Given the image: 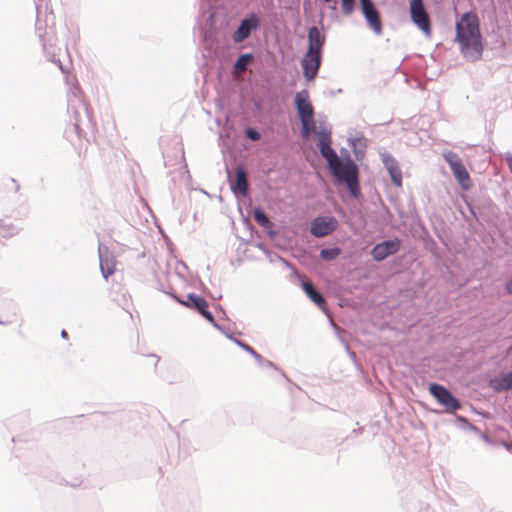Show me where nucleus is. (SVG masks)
<instances>
[{
  "label": "nucleus",
  "mask_w": 512,
  "mask_h": 512,
  "mask_svg": "<svg viewBox=\"0 0 512 512\" xmlns=\"http://www.w3.org/2000/svg\"><path fill=\"white\" fill-rule=\"evenodd\" d=\"M321 155L327 160L328 166L339 182L346 183L353 196L359 191L358 168L352 161L342 162L331 148V133L321 130L317 133Z\"/></svg>",
  "instance_id": "obj_1"
},
{
  "label": "nucleus",
  "mask_w": 512,
  "mask_h": 512,
  "mask_svg": "<svg viewBox=\"0 0 512 512\" xmlns=\"http://www.w3.org/2000/svg\"><path fill=\"white\" fill-rule=\"evenodd\" d=\"M456 41L464 57L477 60L483 52L479 19L476 13H464L456 23Z\"/></svg>",
  "instance_id": "obj_2"
},
{
  "label": "nucleus",
  "mask_w": 512,
  "mask_h": 512,
  "mask_svg": "<svg viewBox=\"0 0 512 512\" xmlns=\"http://www.w3.org/2000/svg\"><path fill=\"white\" fill-rule=\"evenodd\" d=\"M295 105L302 124L301 134L304 138H309L315 132L316 123L314 120V108L307 90H301L296 93Z\"/></svg>",
  "instance_id": "obj_3"
},
{
  "label": "nucleus",
  "mask_w": 512,
  "mask_h": 512,
  "mask_svg": "<svg viewBox=\"0 0 512 512\" xmlns=\"http://www.w3.org/2000/svg\"><path fill=\"white\" fill-rule=\"evenodd\" d=\"M445 161L449 164L451 171L463 190H469L472 187V181L469 173L463 165L458 155L452 151L443 154Z\"/></svg>",
  "instance_id": "obj_4"
},
{
  "label": "nucleus",
  "mask_w": 512,
  "mask_h": 512,
  "mask_svg": "<svg viewBox=\"0 0 512 512\" xmlns=\"http://www.w3.org/2000/svg\"><path fill=\"white\" fill-rule=\"evenodd\" d=\"M412 22L426 35L432 32L431 21L428 12L424 7L423 0H411L409 5Z\"/></svg>",
  "instance_id": "obj_5"
},
{
  "label": "nucleus",
  "mask_w": 512,
  "mask_h": 512,
  "mask_svg": "<svg viewBox=\"0 0 512 512\" xmlns=\"http://www.w3.org/2000/svg\"><path fill=\"white\" fill-rule=\"evenodd\" d=\"M429 391L435 397V399L448 411L454 412L461 407L459 400L455 398L452 393L444 386L439 384H431Z\"/></svg>",
  "instance_id": "obj_6"
},
{
  "label": "nucleus",
  "mask_w": 512,
  "mask_h": 512,
  "mask_svg": "<svg viewBox=\"0 0 512 512\" xmlns=\"http://www.w3.org/2000/svg\"><path fill=\"white\" fill-rule=\"evenodd\" d=\"M362 13L375 34L382 33V22L378 10L375 8L372 0H360Z\"/></svg>",
  "instance_id": "obj_7"
},
{
  "label": "nucleus",
  "mask_w": 512,
  "mask_h": 512,
  "mask_svg": "<svg viewBox=\"0 0 512 512\" xmlns=\"http://www.w3.org/2000/svg\"><path fill=\"white\" fill-rule=\"evenodd\" d=\"M181 303L188 308L196 309L206 320L214 323V317L208 310V303L203 297L196 294H188L186 300L181 301Z\"/></svg>",
  "instance_id": "obj_8"
},
{
  "label": "nucleus",
  "mask_w": 512,
  "mask_h": 512,
  "mask_svg": "<svg viewBox=\"0 0 512 512\" xmlns=\"http://www.w3.org/2000/svg\"><path fill=\"white\" fill-rule=\"evenodd\" d=\"M400 248V240H388L374 246L371 251L376 261H382L390 255L395 254Z\"/></svg>",
  "instance_id": "obj_9"
},
{
  "label": "nucleus",
  "mask_w": 512,
  "mask_h": 512,
  "mask_svg": "<svg viewBox=\"0 0 512 512\" xmlns=\"http://www.w3.org/2000/svg\"><path fill=\"white\" fill-rule=\"evenodd\" d=\"M303 74L306 80H313L321 65V55L305 53L301 62Z\"/></svg>",
  "instance_id": "obj_10"
},
{
  "label": "nucleus",
  "mask_w": 512,
  "mask_h": 512,
  "mask_svg": "<svg viewBox=\"0 0 512 512\" xmlns=\"http://www.w3.org/2000/svg\"><path fill=\"white\" fill-rule=\"evenodd\" d=\"M336 220L332 217H319L311 224V233L316 237H324L333 232L336 228Z\"/></svg>",
  "instance_id": "obj_11"
},
{
  "label": "nucleus",
  "mask_w": 512,
  "mask_h": 512,
  "mask_svg": "<svg viewBox=\"0 0 512 512\" xmlns=\"http://www.w3.org/2000/svg\"><path fill=\"white\" fill-rule=\"evenodd\" d=\"M258 26V20L256 16H251L248 19H243L238 29L233 33V40L236 43H240L249 37L252 30Z\"/></svg>",
  "instance_id": "obj_12"
},
{
  "label": "nucleus",
  "mask_w": 512,
  "mask_h": 512,
  "mask_svg": "<svg viewBox=\"0 0 512 512\" xmlns=\"http://www.w3.org/2000/svg\"><path fill=\"white\" fill-rule=\"evenodd\" d=\"M308 50L306 53L321 55L325 38L321 36L317 27H311L308 31Z\"/></svg>",
  "instance_id": "obj_13"
},
{
  "label": "nucleus",
  "mask_w": 512,
  "mask_h": 512,
  "mask_svg": "<svg viewBox=\"0 0 512 512\" xmlns=\"http://www.w3.org/2000/svg\"><path fill=\"white\" fill-rule=\"evenodd\" d=\"M383 163L391 177L393 184L397 187L402 186V172L397 161L390 155L383 156Z\"/></svg>",
  "instance_id": "obj_14"
},
{
  "label": "nucleus",
  "mask_w": 512,
  "mask_h": 512,
  "mask_svg": "<svg viewBox=\"0 0 512 512\" xmlns=\"http://www.w3.org/2000/svg\"><path fill=\"white\" fill-rule=\"evenodd\" d=\"M231 189L235 193H240L246 196L248 192V180L245 170L242 167H237L235 170V180L231 183Z\"/></svg>",
  "instance_id": "obj_15"
},
{
  "label": "nucleus",
  "mask_w": 512,
  "mask_h": 512,
  "mask_svg": "<svg viewBox=\"0 0 512 512\" xmlns=\"http://www.w3.org/2000/svg\"><path fill=\"white\" fill-rule=\"evenodd\" d=\"M115 266V259L112 255L108 253V251H106L105 254L100 252V268L105 278H107L108 276L112 275L115 272Z\"/></svg>",
  "instance_id": "obj_16"
},
{
  "label": "nucleus",
  "mask_w": 512,
  "mask_h": 512,
  "mask_svg": "<svg viewBox=\"0 0 512 512\" xmlns=\"http://www.w3.org/2000/svg\"><path fill=\"white\" fill-rule=\"evenodd\" d=\"M492 387L497 391L512 389V372L500 375L491 381Z\"/></svg>",
  "instance_id": "obj_17"
},
{
  "label": "nucleus",
  "mask_w": 512,
  "mask_h": 512,
  "mask_svg": "<svg viewBox=\"0 0 512 512\" xmlns=\"http://www.w3.org/2000/svg\"><path fill=\"white\" fill-rule=\"evenodd\" d=\"M302 286H303V289H304L305 293L307 294V296L314 303H316L321 308H323L325 306V304H326L325 299L318 291L315 290L312 283L304 282Z\"/></svg>",
  "instance_id": "obj_18"
},
{
  "label": "nucleus",
  "mask_w": 512,
  "mask_h": 512,
  "mask_svg": "<svg viewBox=\"0 0 512 512\" xmlns=\"http://www.w3.org/2000/svg\"><path fill=\"white\" fill-rule=\"evenodd\" d=\"M251 60H252L251 54L241 55L237 59L235 65H234V72L236 74H240V73L244 72L247 68V65L250 63Z\"/></svg>",
  "instance_id": "obj_19"
},
{
  "label": "nucleus",
  "mask_w": 512,
  "mask_h": 512,
  "mask_svg": "<svg viewBox=\"0 0 512 512\" xmlns=\"http://www.w3.org/2000/svg\"><path fill=\"white\" fill-rule=\"evenodd\" d=\"M16 232V229L11 223L6 222L5 220H0V238L12 237Z\"/></svg>",
  "instance_id": "obj_20"
},
{
  "label": "nucleus",
  "mask_w": 512,
  "mask_h": 512,
  "mask_svg": "<svg viewBox=\"0 0 512 512\" xmlns=\"http://www.w3.org/2000/svg\"><path fill=\"white\" fill-rule=\"evenodd\" d=\"M253 216L255 221L263 227H268L271 225V222L267 215L259 208L254 209Z\"/></svg>",
  "instance_id": "obj_21"
},
{
  "label": "nucleus",
  "mask_w": 512,
  "mask_h": 512,
  "mask_svg": "<svg viewBox=\"0 0 512 512\" xmlns=\"http://www.w3.org/2000/svg\"><path fill=\"white\" fill-rule=\"evenodd\" d=\"M341 253V250L337 247L335 248H330V249H322L320 251V256L324 259V260H333L335 258H337Z\"/></svg>",
  "instance_id": "obj_22"
},
{
  "label": "nucleus",
  "mask_w": 512,
  "mask_h": 512,
  "mask_svg": "<svg viewBox=\"0 0 512 512\" xmlns=\"http://www.w3.org/2000/svg\"><path fill=\"white\" fill-rule=\"evenodd\" d=\"M342 11L345 15H350L354 10L355 0H341Z\"/></svg>",
  "instance_id": "obj_23"
},
{
  "label": "nucleus",
  "mask_w": 512,
  "mask_h": 512,
  "mask_svg": "<svg viewBox=\"0 0 512 512\" xmlns=\"http://www.w3.org/2000/svg\"><path fill=\"white\" fill-rule=\"evenodd\" d=\"M246 135L249 139L253 140V141H257L260 139V134L258 131L256 130H253V129H248L246 131Z\"/></svg>",
  "instance_id": "obj_24"
},
{
  "label": "nucleus",
  "mask_w": 512,
  "mask_h": 512,
  "mask_svg": "<svg viewBox=\"0 0 512 512\" xmlns=\"http://www.w3.org/2000/svg\"><path fill=\"white\" fill-rule=\"evenodd\" d=\"M505 290L508 294H512V279L506 282Z\"/></svg>",
  "instance_id": "obj_25"
},
{
  "label": "nucleus",
  "mask_w": 512,
  "mask_h": 512,
  "mask_svg": "<svg viewBox=\"0 0 512 512\" xmlns=\"http://www.w3.org/2000/svg\"><path fill=\"white\" fill-rule=\"evenodd\" d=\"M507 162H508V165H509L510 171H511V173H512V157H508V158H507Z\"/></svg>",
  "instance_id": "obj_26"
},
{
  "label": "nucleus",
  "mask_w": 512,
  "mask_h": 512,
  "mask_svg": "<svg viewBox=\"0 0 512 512\" xmlns=\"http://www.w3.org/2000/svg\"><path fill=\"white\" fill-rule=\"evenodd\" d=\"M150 357H151V359L153 360L154 364L156 365V364H157V362H158V358H157L156 356H154V355H152V356H150Z\"/></svg>",
  "instance_id": "obj_27"
},
{
  "label": "nucleus",
  "mask_w": 512,
  "mask_h": 512,
  "mask_svg": "<svg viewBox=\"0 0 512 512\" xmlns=\"http://www.w3.org/2000/svg\"><path fill=\"white\" fill-rule=\"evenodd\" d=\"M62 336H63L64 338H67V336H68V335H67V332H66L65 330H63V331H62Z\"/></svg>",
  "instance_id": "obj_28"
},
{
  "label": "nucleus",
  "mask_w": 512,
  "mask_h": 512,
  "mask_svg": "<svg viewBox=\"0 0 512 512\" xmlns=\"http://www.w3.org/2000/svg\"><path fill=\"white\" fill-rule=\"evenodd\" d=\"M243 347H244L245 349L249 350V351H252V349H251L249 346H247V345H243Z\"/></svg>",
  "instance_id": "obj_29"
},
{
  "label": "nucleus",
  "mask_w": 512,
  "mask_h": 512,
  "mask_svg": "<svg viewBox=\"0 0 512 512\" xmlns=\"http://www.w3.org/2000/svg\"><path fill=\"white\" fill-rule=\"evenodd\" d=\"M325 2H330L331 0H324Z\"/></svg>",
  "instance_id": "obj_30"
}]
</instances>
